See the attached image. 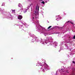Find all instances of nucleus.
<instances>
[{
    "label": "nucleus",
    "mask_w": 75,
    "mask_h": 75,
    "mask_svg": "<svg viewBox=\"0 0 75 75\" xmlns=\"http://www.w3.org/2000/svg\"><path fill=\"white\" fill-rule=\"evenodd\" d=\"M36 10H37V6L36 8Z\"/></svg>",
    "instance_id": "11"
},
{
    "label": "nucleus",
    "mask_w": 75,
    "mask_h": 75,
    "mask_svg": "<svg viewBox=\"0 0 75 75\" xmlns=\"http://www.w3.org/2000/svg\"><path fill=\"white\" fill-rule=\"evenodd\" d=\"M22 18H23V16L20 15H19L18 19H19V20H21Z\"/></svg>",
    "instance_id": "1"
},
{
    "label": "nucleus",
    "mask_w": 75,
    "mask_h": 75,
    "mask_svg": "<svg viewBox=\"0 0 75 75\" xmlns=\"http://www.w3.org/2000/svg\"><path fill=\"white\" fill-rule=\"evenodd\" d=\"M26 12H27V11L26 10H25V11H24V13H26Z\"/></svg>",
    "instance_id": "7"
},
{
    "label": "nucleus",
    "mask_w": 75,
    "mask_h": 75,
    "mask_svg": "<svg viewBox=\"0 0 75 75\" xmlns=\"http://www.w3.org/2000/svg\"><path fill=\"white\" fill-rule=\"evenodd\" d=\"M33 19H34V17H33Z\"/></svg>",
    "instance_id": "13"
},
{
    "label": "nucleus",
    "mask_w": 75,
    "mask_h": 75,
    "mask_svg": "<svg viewBox=\"0 0 75 75\" xmlns=\"http://www.w3.org/2000/svg\"><path fill=\"white\" fill-rule=\"evenodd\" d=\"M41 3H42L43 4H45V2L44 1H42L41 2Z\"/></svg>",
    "instance_id": "3"
},
{
    "label": "nucleus",
    "mask_w": 75,
    "mask_h": 75,
    "mask_svg": "<svg viewBox=\"0 0 75 75\" xmlns=\"http://www.w3.org/2000/svg\"><path fill=\"white\" fill-rule=\"evenodd\" d=\"M67 23H70V21H68L67 22Z\"/></svg>",
    "instance_id": "6"
},
{
    "label": "nucleus",
    "mask_w": 75,
    "mask_h": 75,
    "mask_svg": "<svg viewBox=\"0 0 75 75\" xmlns=\"http://www.w3.org/2000/svg\"><path fill=\"white\" fill-rule=\"evenodd\" d=\"M53 29V28H52V30Z\"/></svg>",
    "instance_id": "14"
},
{
    "label": "nucleus",
    "mask_w": 75,
    "mask_h": 75,
    "mask_svg": "<svg viewBox=\"0 0 75 75\" xmlns=\"http://www.w3.org/2000/svg\"><path fill=\"white\" fill-rule=\"evenodd\" d=\"M73 39H75V36H73Z\"/></svg>",
    "instance_id": "8"
},
{
    "label": "nucleus",
    "mask_w": 75,
    "mask_h": 75,
    "mask_svg": "<svg viewBox=\"0 0 75 75\" xmlns=\"http://www.w3.org/2000/svg\"><path fill=\"white\" fill-rule=\"evenodd\" d=\"M64 69H61V70H62V71L64 72V71H63V70H64Z\"/></svg>",
    "instance_id": "5"
},
{
    "label": "nucleus",
    "mask_w": 75,
    "mask_h": 75,
    "mask_svg": "<svg viewBox=\"0 0 75 75\" xmlns=\"http://www.w3.org/2000/svg\"><path fill=\"white\" fill-rule=\"evenodd\" d=\"M72 63H74V64H75V62H74V61H73V62H72Z\"/></svg>",
    "instance_id": "10"
},
{
    "label": "nucleus",
    "mask_w": 75,
    "mask_h": 75,
    "mask_svg": "<svg viewBox=\"0 0 75 75\" xmlns=\"http://www.w3.org/2000/svg\"><path fill=\"white\" fill-rule=\"evenodd\" d=\"M12 11H14H14H15V10H12Z\"/></svg>",
    "instance_id": "12"
},
{
    "label": "nucleus",
    "mask_w": 75,
    "mask_h": 75,
    "mask_svg": "<svg viewBox=\"0 0 75 75\" xmlns=\"http://www.w3.org/2000/svg\"><path fill=\"white\" fill-rule=\"evenodd\" d=\"M70 23H71V24H73V23H72V21H70Z\"/></svg>",
    "instance_id": "4"
},
{
    "label": "nucleus",
    "mask_w": 75,
    "mask_h": 75,
    "mask_svg": "<svg viewBox=\"0 0 75 75\" xmlns=\"http://www.w3.org/2000/svg\"><path fill=\"white\" fill-rule=\"evenodd\" d=\"M38 10H39V7H38Z\"/></svg>",
    "instance_id": "9"
},
{
    "label": "nucleus",
    "mask_w": 75,
    "mask_h": 75,
    "mask_svg": "<svg viewBox=\"0 0 75 75\" xmlns=\"http://www.w3.org/2000/svg\"><path fill=\"white\" fill-rule=\"evenodd\" d=\"M51 27H52V26H50L47 28V29H50Z\"/></svg>",
    "instance_id": "2"
}]
</instances>
